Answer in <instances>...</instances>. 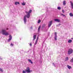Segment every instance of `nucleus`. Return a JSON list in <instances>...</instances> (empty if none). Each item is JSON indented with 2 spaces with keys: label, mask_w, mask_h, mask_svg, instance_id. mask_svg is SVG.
Listing matches in <instances>:
<instances>
[{
  "label": "nucleus",
  "mask_w": 73,
  "mask_h": 73,
  "mask_svg": "<svg viewBox=\"0 0 73 73\" xmlns=\"http://www.w3.org/2000/svg\"><path fill=\"white\" fill-rule=\"evenodd\" d=\"M58 9H59V10H60L61 9V7H58Z\"/></svg>",
  "instance_id": "4be33fe9"
},
{
  "label": "nucleus",
  "mask_w": 73,
  "mask_h": 73,
  "mask_svg": "<svg viewBox=\"0 0 73 73\" xmlns=\"http://www.w3.org/2000/svg\"><path fill=\"white\" fill-rule=\"evenodd\" d=\"M30 46H32V44L30 43Z\"/></svg>",
  "instance_id": "c85d7f7f"
},
{
  "label": "nucleus",
  "mask_w": 73,
  "mask_h": 73,
  "mask_svg": "<svg viewBox=\"0 0 73 73\" xmlns=\"http://www.w3.org/2000/svg\"><path fill=\"white\" fill-rule=\"evenodd\" d=\"M67 66L68 68V69H70L72 68V67L69 66L68 65H67Z\"/></svg>",
  "instance_id": "9b49d317"
},
{
  "label": "nucleus",
  "mask_w": 73,
  "mask_h": 73,
  "mask_svg": "<svg viewBox=\"0 0 73 73\" xmlns=\"http://www.w3.org/2000/svg\"><path fill=\"white\" fill-rule=\"evenodd\" d=\"M1 32L3 35H5V36H8V35H9V33L6 32V31L4 29L2 30Z\"/></svg>",
  "instance_id": "f03ea898"
},
{
  "label": "nucleus",
  "mask_w": 73,
  "mask_h": 73,
  "mask_svg": "<svg viewBox=\"0 0 73 73\" xmlns=\"http://www.w3.org/2000/svg\"><path fill=\"white\" fill-rule=\"evenodd\" d=\"M11 46H13V44L12 43H11Z\"/></svg>",
  "instance_id": "a878e982"
},
{
  "label": "nucleus",
  "mask_w": 73,
  "mask_h": 73,
  "mask_svg": "<svg viewBox=\"0 0 73 73\" xmlns=\"http://www.w3.org/2000/svg\"><path fill=\"white\" fill-rule=\"evenodd\" d=\"M0 71L1 72H3V69L1 68H0Z\"/></svg>",
  "instance_id": "aec40b11"
},
{
  "label": "nucleus",
  "mask_w": 73,
  "mask_h": 73,
  "mask_svg": "<svg viewBox=\"0 0 73 73\" xmlns=\"http://www.w3.org/2000/svg\"><path fill=\"white\" fill-rule=\"evenodd\" d=\"M11 40H12V36L10 35L9 36V39L8 40V42L10 41Z\"/></svg>",
  "instance_id": "0eeeda50"
},
{
  "label": "nucleus",
  "mask_w": 73,
  "mask_h": 73,
  "mask_svg": "<svg viewBox=\"0 0 73 73\" xmlns=\"http://www.w3.org/2000/svg\"><path fill=\"white\" fill-rule=\"evenodd\" d=\"M26 13L27 14V15H25L24 17V22L25 24L26 23V22H27V19H26V17L27 18L29 19L30 17V13L32 12V10H30L29 12H28L27 11H26Z\"/></svg>",
  "instance_id": "f257e3e1"
},
{
  "label": "nucleus",
  "mask_w": 73,
  "mask_h": 73,
  "mask_svg": "<svg viewBox=\"0 0 73 73\" xmlns=\"http://www.w3.org/2000/svg\"><path fill=\"white\" fill-rule=\"evenodd\" d=\"M40 22H41V21L40 20H38V23H40Z\"/></svg>",
  "instance_id": "b1692460"
},
{
  "label": "nucleus",
  "mask_w": 73,
  "mask_h": 73,
  "mask_svg": "<svg viewBox=\"0 0 73 73\" xmlns=\"http://www.w3.org/2000/svg\"><path fill=\"white\" fill-rule=\"evenodd\" d=\"M54 21H56V22H58V23H60V20L58 19H55L54 20Z\"/></svg>",
  "instance_id": "9d476101"
},
{
  "label": "nucleus",
  "mask_w": 73,
  "mask_h": 73,
  "mask_svg": "<svg viewBox=\"0 0 73 73\" xmlns=\"http://www.w3.org/2000/svg\"><path fill=\"white\" fill-rule=\"evenodd\" d=\"M70 16H71V17H72L73 16V14H72V13H70Z\"/></svg>",
  "instance_id": "2eb2a0df"
},
{
  "label": "nucleus",
  "mask_w": 73,
  "mask_h": 73,
  "mask_svg": "<svg viewBox=\"0 0 73 73\" xmlns=\"http://www.w3.org/2000/svg\"><path fill=\"white\" fill-rule=\"evenodd\" d=\"M25 4H26V3L23 2V3H22V5H25Z\"/></svg>",
  "instance_id": "a211bd4d"
},
{
  "label": "nucleus",
  "mask_w": 73,
  "mask_h": 73,
  "mask_svg": "<svg viewBox=\"0 0 73 73\" xmlns=\"http://www.w3.org/2000/svg\"><path fill=\"white\" fill-rule=\"evenodd\" d=\"M53 64H54V63H53Z\"/></svg>",
  "instance_id": "473e14b6"
},
{
  "label": "nucleus",
  "mask_w": 73,
  "mask_h": 73,
  "mask_svg": "<svg viewBox=\"0 0 73 73\" xmlns=\"http://www.w3.org/2000/svg\"><path fill=\"white\" fill-rule=\"evenodd\" d=\"M65 4H66V1H64L63 2V5H65Z\"/></svg>",
  "instance_id": "dca6fc26"
},
{
  "label": "nucleus",
  "mask_w": 73,
  "mask_h": 73,
  "mask_svg": "<svg viewBox=\"0 0 73 73\" xmlns=\"http://www.w3.org/2000/svg\"><path fill=\"white\" fill-rule=\"evenodd\" d=\"M55 36L54 39L55 40H57V33H55Z\"/></svg>",
  "instance_id": "1a4fd4ad"
},
{
  "label": "nucleus",
  "mask_w": 73,
  "mask_h": 73,
  "mask_svg": "<svg viewBox=\"0 0 73 73\" xmlns=\"http://www.w3.org/2000/svg\"><path fill=\"white\" fill-rule=\"evenodd\" d=\"M40 28H41V26H40L38 28V32H39V31H40Z\"/></svg>",
  "instance_id": "412c9836"
},
{
  "label": "nucleus",
  "mask_w": 73,
  "mask_h": 73,
  "mask_svg": "<svg viewBox=\"0 0 73 73\" xmlns=\"http://www.w3.org/2000/svg\"><path fill=\"white\" fill-rule=\"evenodd\" d=\"M36 35H34V36H33L34 38L33 39V41H34L35 40V39H36Z\"/></svg>",
  "instance_id": "ddd939ff"
},
{
  "label": "nucleus",
  "mask_w": 73,
  "mask_h": 73,
  "mask_svg": "<svg viewBox=\"0 0 73 73\" xmlns=\"http://www.w3.org/2000/svg\"><path fill=\"white\" fill-rule=\"evenodd\" d=\"M31 29H32V27H31Z\"/></svg>",
  "instance_id": "c756f323"
},
{
  "label": "nucleus",
  "mask_w": 73,
  "mask_h": 73,
  "mask_svg": "<svg viewBox=\"0 0 73 73\" xmlns=\"http://www.w3.org/2000/svg\"><path fill=\"white\" fill-rule=\"evenodd\" d=\"M8 29H7V30H8Z\"/></svg>",
  "instance_id": "2f4dec72"
},
{
  "label": "nucleus",
  "mask_w": 73,
  "mask_h": 73,
  "mask_svg": "<svg viewBox=\"0 0 73 73\" xmlns=\"http://www.w3.org/2000/svg\"><path fill=\"white\" fill-rule=\"evenodd\" d=\"M62 12H63V13H64V10H62Z\"/></svg>",
  "instance_id": "bb28decb"
},
{
  "label": "nucleus",
  "mask_w": 73,
  "mask_h": 73,
  "mask_svg": "<svg viewBox=\"0 0 73 73\" xmlns=\"http://www.w3.org/2000/svg\"><path fill=\"white\" fill-rule=\"evenodd\" d=\"M15 5H17V4H19V2H16L15 3Z\"/></svg>",
  "instance_id": "f3484780"
},
{
  "label": "nucleus",
  "mask_w": 73,
  "mask_h": 73,
  "mask_svg": "<svg viewBox=\"0 0 73 73\" xmlns=\"http://www.w3.org/2000/svg\"><path fill=\"white\" fill-rule=\"evenodd\" d=\"M73 50L71 48H70L69 49L68 51V54L70 55V54H71L73 53Z\"/></svg>",
  "instance_id": "7ed1b4c3"
},
{
  "label": "nucleus",
  "mask_w": 73,
  "mask_h": 73,
  "mask_svg": "<svg viewBox=\"0 0 73 73\" xmlns=\"http://www.w3.org/2000/svg\"><path fill=\"white\" fill-rule=\"evenodd\" d=\"M52 21H50L49 23H48V27H49L51 25H52Z\"/></svg>",
  "instance_id": "39448f33"
},
{
  "label": "nucleus",
  "mask_w": 73,
  "mask_h": 73,
  "mask_svg": "<svg viewBox=\"0 0 73 73\" xmlns=\"http://www.w3.org/2000/svg\"><path fill=\"white\" fill-rule=\"evenodd\" d=\"M68 57H66L65 58V61H68Z\"/></svg>",
  "instance_id": "6ab92c4d"
},
{
  "label": "nucleus",
  "mask_w": 73,
  "mask_h": 73,
  "mask_svg": "<svg viewBox=\"0 0 73 73\" xmlns=\"http://www.w3.org/2000/svg\"><path fill=\"white\" fill-rule=\"evenodd\" d=\"M71 39H72V40H73V38H72Z\"/></svg>",
  "instance_id": "7c9ffc66"
},
{
  "label": "nucleus",
  "mask_w": 73,
  "mask_h": 73,
  "mask_svg": "<svg viewBox=\"0 0 73 73\" xmlns=\"http://www.w3.org/2000/svg\"><path fill=\"white\" fill-rule=\"evenodd\" d=\"M23 73H26V71H25V70H23Z\"/></svg>",
  "instance_id": "5701e85b"
},
{
  "label": "nucleus",
  "mask_w": 73,
  "mask_h": 73,
  "mask_svg": "<svg viewBox=\"0 0 73 73\" xmlns=\"http://www.w3.org/2000/svg\"><path fill=\"white\" fill-rule=\"evenodd\" d=\"M28 61H29V62H30L31 63V64H33V62H32V60H30V59H28Z\"/></svg>",
  "instance_id": "f8f14e48"
},
{
  "label": "nucleus",
  "mask_w": 73,
  "mask_h": 73,
  "mask_svg": "<svg viewBox=\"0 0 73 73\" xmlns=\"http://www.w3.org/2000/svg\"><path fill=\"white\" fill-rule=\"evenodd\" d=\"M25 71H26L27 73H31V72H32V70H30V68L29 67H27L26 69L25 70Z\"/></svg>",
  "instance_id": "20e7f679"
},
{
  "label": "nucleus",
  "mask_w": 73,
  "mask_h": 73,
  "mask_svg": "<svg viewBox=\"0 0 73 73\" xmlns=\"http://www.w3.org/2000/svg\"><path fill=\"white\" fill-rule=\"evenodd\" d=\"M38 40V36H37L36 40V42H35V43L34 44L35 45H36V44H37V42Z\"/></svg>",
  "instance_id": "423d86ee"
},
{
  "label": "nucleus",
  "mask_w": 73,
  "mask_h": 73,
  "mask_svg": "<svg viewBox=\"0 0 73 73\" xmlns=\"http://www.w3.org/2000/svg\"><path fill=\"white\" fill-rule=\"evenodd\" d=\"M71 4V8L72 9H73V3L72 1H70V2Z\"/></svg>",
  "instance_id": "6e6552de"
},
{
  "label": "nucleus",
  "mask_w": 73,
  "mask_h": 73,
  "mask_svg": "<svg viewBox=\"0 0 73 73\" xmlns=\"http://www.w3.org/2000/svg\"><path fill=\"white\" fill-rule=\"evenodd\" d=\"M72 42V40H69L68 41V43H71V42Z\"/></svg>",
  "instance_id": "4468645a"
},
{
  "label": "nucleus",
  "mask_w": 73,
  "mask_h": 73,
  "mask_svg": "<svg viewBox=\"0 0 73 73\" xmlns=\"http://www.w3.org/2000/svg\"><path fill=\"white\" fill-rule=\"evenodd\" d=\"M61 15L63 16H64V17H65V15L64 14H61Z\"/></svg>",
  "instance_id": "393cba45"
},
{
  "label": "nucleus",
  "mask_w": 73,
  "mask_h": 73,
  "mask_svg": "<svg viewBox=\"0 0 73 73\" xmlns=\"http://www.w3.org/2000/svg\"><path fill=\"white\" fill-rule=\"evenodd\" d=\"M45 25H44L42 26V27H45Z\"/></svg>",
  "instance_id": "cd10ccee"
}]
</instances>
